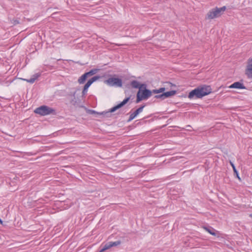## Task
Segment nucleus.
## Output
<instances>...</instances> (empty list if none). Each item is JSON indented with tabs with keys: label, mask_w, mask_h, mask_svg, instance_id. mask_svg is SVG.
<instances>
[{
	"label": "nucleus",
	"mask_w": 252,
	"mask_h": 252,
	"mask_svg": "<svg viewBox=\"0 0 252 252\" xmlns=\"http://www.w3.org/2000/svg\"><path fill=\"white\" fill-rule=\"evenodd\" d=\"M105 83L109 86L122 87V81L121 79L111 77L105 81Z\"/></svg>",
	"instance_id": "nucleus-5"
},
{
	"label": "nucleus",
	"mask_w": 252,
	"mask_h": 252,
	"mask_svg": "<svg viewBox=\"0 0 252 252\" xmlns=\"http://www.w3.org/2000/svg\"><path fill=\"white\" fill-rule=\"evenodd\" d=\"M2 223V220H1V219H0V223H1V224Z\"/></svg>",
	"instance_id": "nucleus-25"
},
{
	"label": "nucleus",
	"mask_w": 252,
	"mask_h": 252,
	"mask_svg": "<svg viewBox=\"0 0 252 252\" xmlns=\"http://www.w3.org/2000/svg\"><path fill=\"white\" fill-rule=\"evenodd\" d=\"M41 75L40 73H36L33 74L32 77L28 79H24L26 81H27L28 83L32 84Z\"/></svg>",
	"instance_id": "nucleus-11"
},
{
	"label": "nucleus",
	"mask_w": 252,
	"mask_h": 252,
	"mask_svg": "<svg viewBox=\"0 0 252 252\" xmlns=\"http://www.w3.org/2000/svg\"><path fill=\"white\" fill-rule=\"evenodd\" d=\"M166 86H169V87H172V86H175V85H173L172 83H169V82H167L166 83Z\"/></svg>",
	"instance_id": "nucleus-23"
},
{
	"label": "nucleus",
	"mask_w": 252,
	"mask_h": 252,
	"mask_svg": "<svg viewBox=\"0 0 252 252\" xmlns=\"http://www.w3.org/2000/svg\"><path fill=\"white\" fill-rule=\"evenodd\" d=\"M34 112L40 115L45 116L53 113L55 112V110L48 106L43 105L36 108Z\"/></svg>",
	"instance_id": "nucleus-4"
},
{
	"label": "nucleus",
	"mask_w": 252,
	"mask_h": 252,
	"mask_svg": "<svg viewBox=\"0 0 252 252\" xmlns=\"http://www.w3.org/2000/svg\"><path fill=\"white\" fill-rule=\"evenodd\" d=\"M226 8L225 6L220 8H213L208 12L206 18L209 19H213L219 17L225 11Z\"/></svg>",
	"instance_id": "nucleus-2"
},
{
	"label": "nucleus",
	"mask_w": 252,
	"mask_h": 252,
	"mask_svg": "<svg viewBox=\"0 0 252 252\" xmlns=\"http://www.w3.org/2000/svg\"><path fill=\"white\" fill-rule=\"evenodd\" d=\"M121 244L120 241L115 242H109L103 245L99 252H104L106 250L111 248L112 247L117 246Z\"/></svg>",
	"instance_id": "nucleus-6"
},
{
	"label": "nucleus",
	"mask_w": 252,
	"mask_h": 252,
	"mask_svg": "<svg viewBox=\"0 0 252 252\" xmlns=\"http://www.w3.org/2000/svg\"><path fill=\"white\" fill-rule=\"evenodd\" d=\"M176 94V91H171L165 93H163L162 94L157 95L155 97L157 98H161L164 99L166 98L169 97L171 96L175 95Z\"/></svg>",
	"instance_id": "nucleus-7"
},
{
	"label": "nucleus",
	"mask_w": 252,
	"mask_h": 252,
	"mask_svg": "<svg viewBox=\"0 0 252 252\" xmlns=\"http://www.w3.org/2000/svg\"><path fill=\"white\" fill-rule=\"evenodd\" d=\"M246 74L249 78H252V58L248 61V64L246 70Z\"/></svg>",
	"instance_id": "nucleus-8"
},
{
	"label": "nucleus",
	"mask_w": 252,
	"mask_h": 252,
	"mask_svg": "<svg viewBox=\"0 0 252 252\" xmlns=\"http://www.w3.org/2000/svg\"><path fill=\"white\" fill-rule=\"evenodd\" d=\"M212 92V89L210 86L202 85L198 87L191 91L189 94L188 97L190 99L195 97L200 98L210 94Z\"/></svg>",
	"instance_id": "nucleus-1"
},
{
	"label": "nucleus",
	"mask_w": 252,
	"mask_h": 252,
	"mask_svg": "<svg viewBox=\"0 0 252 252\" xmlns=\"http://www.w3.org/2000/svg\"><path fill=\"white\" fill-rule=\"evenodd\" d=\"M165 90V87H162L159 88V89H155L153 90V93L154 94H158L160 93L163 92Z\"/></svg>",
	"instance_id": "nucleus-19"
},
{
	"label": "nucleus",
	"mask_w": 252,
	"mask_h": 252,
	"mask_svg": "<svg viewBox=\"0 0 252 252\" xmlns=\"http://www.w3.org/2000/svg\"><path fill=\"white\" fill-rule=\"evenodd\" d=\"M230 163L233 168V171H234V175H236V177L240 180L241 181V178L240 177H239V174H238V171L237 170L234 164H233V162H232L231 161H230Z\"/></svg>",
	"instance_id": "nucleus-14"
},
{
	"label": "nucleus",
	"mask_w": 252,
	"mask_h": 252,
	"mask_svg": "<svg viewBox=\"0 0 252 252\" xmlns=\"http://www.w3.org/2000/svg\"><path fill=\"white\" fill-rule=\"evenodd\" d=\"M205 229L210 234L212 235L215 236L216 235L215 233V230L212 227H205Z\"/></svg>",
	"instance_id": "nucleus-18"
},
{
	"label": "nucleus",
	"mask_w": 252,
	"mask_h": 252,
	"mask_svg": "<svg viewBox=\"0 0 252 252\" xmlns=\"http://www.w3.org/2000/svg\"><path fill=\"white\" fill-rule=\"evenodd\" d=\"M140 83L136 80H133L130 83V85L133 88L139 89Z\"/></svg>",
	"instance_id": "nucleus-15"
},
{
	"label": "nucleus",
	"mask_w": 252,
	"mask_h": 252,
	"mask_svg": "<svg viewBox=\"0 0 252 252\" xmlns=\"http://www.w3.org/2000/svg\"><path fill=\"white\" fill-rule=\"evenodd\" d=\"M19 23L18 21H15V24Z\"/></svg>",
	"instance_id": "nucleus-24"
},
{
	"label": "nucleus",
	"mask_w": 252,
	"mask_h": 252,
	"mask_svg": "<svg viewBox=\"0 0 252 252\" xmlns=\"http://www.w3.org/2000/svg\"><path fill=\"white\" fill-rule=\"evenodd\" d=\"M136 116L133 113L131 114L130 115V116L129 117V119H128V122H130L131 121V120H132L133 119H134Z\"/></svg>",
	"instance_id": "nucleus-21"
},
{
	"label": "nucleus",
	"mask_w": 252,
	"mask_h": 252,
	"mask_svg": "<svg viewBox=\"0 0 252 252\" xmlns=\"http://www.w3.org/2000/svg\"><path fill=\"white\" fill-rule=\"evenodd\" d=\"M129 98H130L129 97H127L126 98H125L120 103L118 104L116 106H115L113 107V108H112L110 109L109 112H113L115 111L116 110L121 108L122 107H123L124 105H125L128 101V100H129Z\"/></svg>",
	"instance_id": "nucleus-9"
},
{
	"label": "nucleus",
	"mask_w": 252,
	"mask_h": 252,
	"mask_svg": "<svg viewBox=\"0 0 252 252\" xmlns=\"http://www.w3.org/2000/svg\"><path fill=\"white\" fill-rule=\"evenodd\" d=\"M229 88H235V89H245L246 87L243 85V84L239 82H236L231 84L229 87Z\"/></svg>",
	"instance_id": "nucleus-10"
},
{
	"label": "nucleus",
	"mask_w": 252,
	"mask_h": 252,
	"mask_svg": "<svg viewBox=\"0 0 252 252\" xmlns=\"http://www.w3.org/2000/svg\"><path fill=\"white\" fill-rule=\"evenodd\" d=\"M88 77L86 73H84L79 78L78 80V83L80 84H83L85 82L86 80Z\"/></svg>",
	"instance_id": "nucleus-13"
},
{
	"label": "nucleus",
	"mask_w": 252,
	"mask_h": 252,
	"mask_svg": "<svg viewBox=\"0 0 252 252\" xmlns=\"http://www.w3.org/2000/svg\"><path fill=\"white\" fill-rule=\"evenodd\" d=\"M250 217L252 218V214L250 215Z\"/></svg>",
	"instance_id": "nucleus-26"
},
{
	"label": "nucleus",
	"mask_w": 252,
	"mask_h": 252,
	"mask_svg": "<svg viewBox=\"0 0 252 252\" xmlns=\"http://www.w3.org/2000/svg\"><path fill=\"white\" fill-rule=\"evenodd\" d=\"M88 88H87L85 87H84L83 90L82 91V95H85L88 92Z\"/></svg>",
	"instance_id": "nucleus-22"
},
{
	"label": "nucleus",
	"mask_w": 252,
	"mask_h": 252,
	"mask_svg": "<svg viewBox=\"0 0 252 252\" xmlns=\"http://www.w3.org/2000/svg\"><path fill=\"white\" fill-rule=\"evenodd\" d=\"M145 105H142L138 108L136 111L133 112V114L137 116L139 113L143 111V108H144Z\"/></svg>",
	"instance_id": "nucleus-17"
},
{
	"label": "nucleus",
	"mask_w": 252,
	"mask_h": 252,
	"mask_svg": "<svg viewBox=\"0 0 252 252\" xmlns=\"http://www.w3.org/2000/svg\"><path fill=\"white\" fill-rule=\"evenodd\" d=\"M100 77L99 76H94L92 77L91 79L88 80L87 83L85 85L84 87L89 88V87L95 81L99 79Z\"/></svg>",
	"instance_id": "nucleus-12"
},
{
	"label": "nucleus",
	"mask_w": 252,
	"mask_h": 252,
	"mask_svg": "<svg viewBox=\"0 0 252 252\" xmlns=\"http://www.w3.org/2000/svg\"><path fill=\"white\" fill-rule=\"evenodd\" d=\"M98 71V69H93L91 70L90 71L86 72V74L87 75L88 77H91L94 74H96L97 71Z\"/></svg>",
	"instance_id": "nucleus-16"
},
{
	"label": "nucleus",
	"mask_w": 252,
	"mask_h": 252,
	"mask_svg": "<svg viewBox=\"0 0 252 252\" xmlns=\"http://www.w3.org/2000/svg\"><path fill=\"white\" fill-rule=\"evenodd\" d=\"M152 93L153 91L148 89L139 90L137 94L136 103L139 102L142 100L147 99L152 95Z\"/></svg>",
	"instance_id": "nucleus-3"
},
{
	"label": "nucleus",
	"mask_w": 252,
	"mask_h": 252,
	"mask_svg": "<svg viewBox=\"0 0 252 252\" xmlns=\"http://www.w3.org/2000/svg\"><path fill=\"white\" fill-rule=\"evenodd\" d=\"M146 84H140L139 90H143L146 89Z\"/></svg>",
	"instance_id": "nucleus-20"
}]
</instances>
